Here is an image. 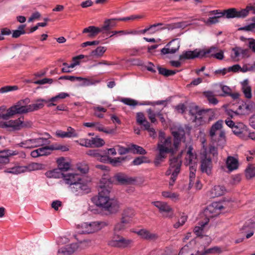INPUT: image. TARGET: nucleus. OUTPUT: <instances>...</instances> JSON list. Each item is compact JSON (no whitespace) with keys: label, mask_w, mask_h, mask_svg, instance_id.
<instances>
[{"label":"nucleus","mask_w":255,"mask_h":255,"mask_svg":"<svg viewBox=\"0 0 255 255\" xmlns=\"http://www.w3.org/2000/svg\"><path fill=\"white\" fill-rule=\"evenodd\" d=\"M105 176L99 183L98 195L93 197L92 201L97 206L103 208L110 213H115L118 211L119 205L116 200L110 198L112 183L110 178Z\"/></svg>","instance_id":"nucleus-1"},{"label":"nucleus","mask_w":255,"mask_h":255,"mask_svg":"<svg viewBox=\"0 0 255 255\" xmlns=\"http://www.w3.org/2000/svg\"><path fill=\"white\" fill-rule=\"evenodd\" d=\"M172 134L174 136L173 139L169 136L166 138L163 132H159V141L157 145L158 154L156 157V161L155 162L156 165L166 157L167 153L173 154L177 151L181 141V136L177 131L173 132Z\"/></svg>","instance_id":"nucleus-2"},{"label":"nucleus","mask_w":255,"mask_h":255,"mask_svg":"<svg viewBox=\"0 0 255 255\" xmlns=\"http://www.w3.org/2000/svg\"><path fill=\"white\" fill-rule=\"evenodd\" d=\"M30 100L25 99L18 102L16 104L6 110L5 106L0 107V119L7 120L16 114L26 113L30 110V105L28 106Z\"/></svg>","instance_id":"nucleus-3"},{"label":"nucleus","mask_w":255,"mask_h":255,"mask_svg":"<svg viewBox=\"0 0 255 255\" xmlns=\"http://www.w3.org/2000/svg\"><path fill=\"white\" fill-rule=\"evenodd\" d=\"M229 208L232 206L230 200H224L222 203L214 202L208 206L204 210L203 214L206 218V221L209 222V219L219 214L220 211L227 207Z\"/></svg>","instance_id":"nucleus-4"},{"label":"nucleus","mask_w":255,"mask_h":255,"mask_svg":"<svg viewBox=\"0 0 255 255\" xmlns=\"http://www.w3.org/2000/svg\"><path fill=\"white\" fill-rule=\"evenodd\" d=\"M182 161L180 156L174 157L170 159L169 167L166 172V175L171 174L169 186H172L180 170Z\"/></svg>","instance_id":"nucleus-5"},{"label":"nucleus","mask_w":255,"mask_h":255,"mask_svg":"<svg viewBox=\"0 0 255 255\" xmlns=\"http://www.w3.org/2000/svg\"><path fill=\"white\" fill-rule=\"evenodd\" d=\"M190 113L194 116V121L200 125L209 123L212 120L213 112L210 110H198V107H195Z\"/></svg>","instance_id":"nucleus-6"},{"label":"nucleus","mask_w":255,"mask_h":255,"mask_svg":"<svg viewBox=\"0 0 255 255\" xmlns=\"http://www.w3.org/2000/svg\"><path fill=\"white\" fill-rule=\"evenodd\" d=\"M108 225L106 221H96L90 223H83L78 225V228L81 229L80 231L83 234H91L96 232Z\"/></svg>","instance_id":"nucleus-7"},{"label":"nucleus","mask_w":255,"mask_h":255,"mask_svg":"<svg viewBox=\"0 0 255 255\" xmlns=\"http://www.w3.org/2000/svg\"><path fill=\"white\" fill-rule=\"evenodd\" d=\"M225 123L232 129L235 134L244 140H247L248 131L247 127L244 124L242 123L235 124L231 120H226Z\"/></svg>","instance_id":"nucleus-8"},{"label":"nucleus","mask_w":255,"mask_h":255,"mask_svg":"<svg viewBox=\"0 0 255 255\" xmlns=\"http://www.w3.org/2000/svg\"><path fill=\"white\" fill-rule=\"evenodd\" d=\"M26 126V124L23 121V119L22 118L4 122L0 121V128H6L11 131L20 130Z\"/></svg>","instance_id":"nucleus-9"},{"label":"nucleus","mask_w":255,"mask_h":255,"mask_svg":"<svg viewBox=\"0 0 255 255\" xmlns=\"http://www.w3.org/2000/svg\"><path fill=\"white\" fill-rule=\"evenodd\" d=\"M223 124V121L219 120L211 127L209 135L212 141H217L218 135H219L221 140H223L224 141H225V132L222 130Z\"/></svg>","instance_id":"nucleus-10"},{"label":"nucleus","mask_w":255,"mask_h":255,"mask_svg":"<svg viewBox=\"0 0 255 255\" xmlns=\"http://www.w3.org/2000/svg\"><path fill=\"white\" fill-rule=\"evenodd\" d=\"M254 10L253 7L250 6H247V7L240 11L237 10L235 8H231L225 10L222 13L221 16L222 17L226 15L228 18H231L234 17H245L248 15L250 12V10Z\"/></svg>","instance_id":"nucleus-11"},{"label":"nucleus","mask_w":255,"mask_h":255,"mask_svg":"<svg viewBox=\"0 0 255 255\" xmlns=\"http://www.w3.org/2000/svg\"><path fill=\"white\" fill-rule=\"evenodd\" d=\"M200 170L202 173L210 176L212 174L213 163L211 157L208 154H201Z\"/></svg>","instance_id":"nucleus-12"},{"label":"nucleus","mask_w":255,"mask_h":255,"mask_svg":"<svg viewBox=\"0 0 255 255\" xmlns=\"http://www.w3.org/2000/svg\"><path fill=\"white\" fill-rule=\"evenodd\" d=\"M51 135L47 133H39L33 132V147H37L49 144V139Z\"/></svg>","instance_id":"nucleus-13"},{"label":"nucleus","mask_w":255,"mask_h":255,"mask_svg":"<svg viewBox=\"0 0 255 255\" xmlns=\"http://www.w3.org/2000/svg\"><path fill=\"white\" fill-rule=\"evenodd\" d=\"M61 149L63 151H66L67 148L65 146H59L54 147L53 146H45L33 150V157H37L41 156L47 155L50 154L49 150Z\"/></svg>","instance_id":"nucleus-14"},{"label":"nucleus","mask_w":255,"mask_h":255,"mask_svg":"<svg viewBox=\"0 0 255 255\" xmlns=\"http://www.w3.org/2000/svg\"><path fill=\"white\" fill-rule=\"evenodd\" d=\"M152 204L157 207L160 212H164L166 214L165 217L171 218L173 216L172 209L167 203L161 201L153 202Z\"/></svg>","instance_id":"nucleus-15"},{"label":"nucleus","mask_w":255,"mask_h":255,"mask_svg":"<svg viewBox=\"0 0 255 255\" xmlns=\"http://www.w3.org/2000/svg\"><path fill=\"white\" fill-rule=\"evenodd\" d=\"M166 46L167 48H163L161 49V52L163 54L168 53L173 54L177 51L180 47V42L178 39H175L170 41Z\"/></svg>","instance_id":"nucleus-16"},{"label":"nucleus","mask_w":255,"mask_h":255,"mask_svg":"<svg viewBox=\"0 0 255 255\" xmlns=\"http://www.w3.org/2000/svg\"><path fill=\"white\" fill-rule=\"evenodd\" d=\"M204 52L201 50L195 49L193 51H184L182 54L179 56V60L191 59L196 57H202L204 56Z\"/></svg>","instance_id":"nucleus-17"},{"label":"nucleus","mask_w":255,"mask_h":255,"mask_svg":"<svg viewBox=\"0 0 255 255\" xmlns=\"http://www.w3.org/2000/svg\"><path fill=\"white\" fill-rule=\"evenodd\" d=\"M131 241L126 240L122 237L115 238L109 243V245L112 247L118 248H125L130 244Z\"/></svg>","instance_id":"nucleus-18"},{"label":"nucleus","mask_w":255,"mask_h":255,"mask_svg":"<svg viewBox=\"0 0 255 255\" xmlns=\"http://www.w3.org/2000/svg\"><path fill=\"white\" fill-rule=\"evenodd\" d=\"M226 191L225 187L221 185H216L207 192V196L210 198L220 196Z\"/></svg>","instance_id":"nucleus-19"},{"label":"nucleus","mask_w":255,"mask_h":255,"mask_svg":"<svg viewBox=\"0 0 255 255\" xmlns=\"http://www.w3.org/2000/svg\"><path fill=\"white\" fill-rule=\"evenodd\" d=\"M71 189L73 192H78V193H82L83 192H87L88 190L87 184L84 182L82 178L81 181H77L71 185Z\"/></svg>","instance_id":"nucleus-20"},{"label":"nucleus","mask_w":255,"mask_h":255,"mask_svg":"<svg viewBox=\"0 0 255 255\" xmlns=\"http://www.w3.org/2000/svg\"><path fill=\"white\" fill-rule=\"evenodd\" d=\"M136 233L141 238L147 240L154 241L157 240L158 238L157 234L151 233L145 229L140 230Z\"/></svg>","instance_id":"nucleus-21"},{"label":"nucleus","mask_w":255,"mask_h":255,"mask_svg":"<svg viewBox=\"0 0 255 255\" xmlns=\"http://www.w3.org/2000/svg\"><path fill=\"white\" fill-rule=\"evenodd\" d=\"M63 179L66 184L71 185L77 181H81V176L73 173H64Z\"/></svg>","instance_id":"nucleus-22"},{"label":"nucleus","mask_w":255,"mask_h":255,"mask_svg":"<svg viewBox=\"0 0 255 255\" xmlns=\"http://www.w3.org/2000/svg\"><path fill=\"white\" fill-rule=\"evenodd\" d=\"M56 135L62 138L73 137L78 136V133L76 130L71 127H68L67 131H63L61 130H57L56 132Z\"/></svg>","instance_id":"nucleus-23"},{"label":"nucleus","mask_w":255,"mask_h":255,"mask_svg":"<svg viewBox=\"0 0 255 255\" xmlns=\"http://www.w3.org/2000/svg\"><path fill=\"white\" fill-rule=\"evenodd\" d=\"M77 249L78 245L77 244H71L60 248L58 253L63 255H70L74 253Z\"/></svg>","instance_id":"nucleus-24"},{"label":"nucleus","mask_w":255,"mask_h":255,"mask_svg":"<svg viewBox=\"0 0 255 255\" xmlns=\"http://www.w3.org/2000/svg\"><path fill=\"white\" fill-rule=\"evenodd\" d=\"M242 90L245 96L247 99H250L252 97V88L249 84V81L248 79L244 80L241 82Z\"/></svg>","instance_id":"nucleus-25"},{"label":"nucleus","mask_w":255,"mask_h":255,"mask_svg":"<svg viewBox=\"0 0 255 255\" xmlns=\"http://www.w3.org/2000/svg\"><path fill=\"white\" fill-rule=\"evenodd\" d=\"M117 19L118 18H111L106 19L101 27L103 33L108 31L115 27L117 25V21H119Z\"/></svg>","instance_id":"nucleus-26"},{"label":"nucleus","mask_w":255,"mask_h":255,"mask_svg":"<svg viewBox=\"0 0 255 255\" xmlns=\"http://www.w3.org/2000/svg\"><path fill=\"white\" fill-rule=\"evenodd\" d=\"M103 32L102 29L100 27L94 26H90L83 29V33H89L88 37L94 38L99 33Z\"/></svg>","instance_id":"nucleus-27"},{"label":"nucleus","mask_w":255,"mask_h":255,"mask_svg":"<svg viewBox=\"0 0 255 255\" xmlns=\"http://www.w3.org/2000/svg\"><path fill=\"white\" fill-rule=\"evenodd\" d=\"M226 164L229 171H232L238 168V161L235 157L229 156L227 157Z\"/></svg>","instance_id":"nucleus-28"},{"label":"nucleus","mask_w":255,"mask_h":255,"mask_svg":"<svg viewBox=\"0 0 255 255\" xmlns=\"http://www.w3.org/2000/svg\"><path fill=\"white\" fill-rule=\"evenodd\" d=\"M29 170L27 166H15L4 171L5 173L18 174Z\"/></svg>","instance_id":"nucleus-29"},{"label":"nucleus","mask_w":255,"mask_h":255,"mask_svg":"<svg viewBox=\"0 0 255 255\" xmlns=\"http://www.w3.org/2000/svg\"><path fill=\"white\" fill-rule=\"evenodd\" d=\"M106 50V47L104 46H99L90 52V56L93 58H100L103 56Z\"/></svg>","instance_id":"nucleus-30"},{"label":"nucleus","mask_w":255,"mask_h":255,"mask_svg":"<svg viewBox=\"0 0 255 255\" xmlns=\"http://www.w3.org/2000/svg\"><path fill=\"white\" fill-rule=\"evenodd\" d=\"M134 216V211L131 208H127L123 211L122 219L123 220V222L129 223Z\"/></svg>","instance_id":"nucleus-31"},{"label":"nucleus","mask_w":255,"mask_h":255,"mask_svg":"<svg viewBox=\"0 0 255 255\" xmlns=\"http://www.w3.org/2000/svg\"><path fill=\"white\" fill-rule=\"evenodd\" d=\"M115 177L116 180L122 184H131L135 181L134 179L129 178L123 174H118Z\"/></svg>","instance_id":"nucleus-32"},{"label":"nucleus","mask_w":255,"mask_h":255,"mask_svg":"<svg viewBox=\"0 0 255 255\" xmlns=\"http://www.w3.org/2000/svg\"><path fill=\"white\" fill-rule=\"evenodd\" d=\"M58 164V169H60L62 172L66 171L70 168V165L66 162L64 158H60L57 160Z\"/></svg>","instance_id":"nucleus-33"},{"label":"nucleus","mask_w":255,"mask_h":255,"mask_svg":"<svg viewBox=\"0 0 255 255\" xmlns=\"http://www.w3.org/2000/svg\"><path fill=\"white\" fill-rule=\"evenodd\" d=\"M201 154H208L210 157H211L212 160H217L218 159V152L217 148L213 146H211L209 147V149L208 152L206 151H204Z\"/></svg>","instance_id":"nucleus-34"},{"label":"nucleus","mask_w":255,"mask_h":255,"mask_svg":"<svg viewBox=\"0 0 255 255\" xmlns=\"http://www.w3.org/2000/svg\"><path fill=\"white\" fill-rule=\"evenodd\" d=\"M64 175V173L60 171V169L58 168L46 173L47 177L49 178H59L61 177L63 178Z\"/></svg>","instance_id":"nucleus-35"},{"label":"nucleus","mask_w":255,"mask_h":255,"mask_svg":"<svg viewBox=\"0 0 255 255\" xmlns=\"http://www.w3.org/2000/svg\"><path fill=\"white\" fill-rule=\"evenodd\" d=\"M245 175L248 179L255 177V165L250 164L248 165L245 170Z\"/></svg>","instance_id":"nucleus-36"},{"label":"nucleus","mask_w":255,"mask_h":255,"mask_svg":"<svg viewBox=\"0 0 255 255\" xmlns=\"http://www.w3.org/2000/svg\"><path fill=\"white\" fill-rule=\"evenodd\" d=\"M203 95L207 98L209 102L213 105H216L218 103V101L215 97V95L213 92L205 91L203 93Z\"/></svg>","instance_id":"nucleus-37"},{"label":"nucleus","mask_w":255,"mask_h":255,"mask_svg":"<svg viewBox=\"0 0 255 255\" xmlns=\"http://www.w3.org/2000/svg\"><path fill=\"white\" fill-rule=\"evenodd\" d=\"M9 162V158L6 150L0 151V164H6Z\"/></svg>","instance_id":"nucleus-38"},{"label":"nucleus","mask_w":255,"mask_h":255,"mask_svg":"<svg viewBox=\"0 0 255 255\" xmlns=\"http://www.w3.org/2000/svg\"><path fill=\"white\" fill-rule=\"evenodd\" d=\"M25 27V24H21L20 25L18 29L15 30H13L12 32V37L13 38H17L19 37L21 35L25 33L24 28Z\"/></svg>","instance_id":"nucleus-39"},{"label":"nucleus","mask_w":255,"mask_h":255,"mask_svg":"<svg viewBox=\"0 0 255 255\" xmlns=\"http://www.w3.org/2000/svg\"><path fill=\"white\" fill-rule=\"evenodd\" d=\"M91 144L92 147H101L104 145L105 141L104 140L98 137H93L91 139Z\"/></svg>","instance_id":"nucleus-40"},{"label":"nucleus","mask_w":255,"mask_h":255,"mask_svg":"<svg viewBox=\"0 0 255 255\" xmlns=\"http://www.w3.org/2000/svg\"><path fill=\"white\" fill-rule=\"evenodd\" d=\"M162 195L165 198H169L173 201H176L178 199L179 194L177 193L171 192L170 191H163Z\"/></svg>","instance_id":"nucleus-41"},{"label":"nucleus","mask_w":255,"mask_h":255,"mask_svg":"<svg viewBox=\"0 0 255 255\" xmlns=\"http://www.w3.org/2000/svg\"><path fill=\"white\" fill-rule=\"evenodd\" d=\"M158 70L159 74H160L164 76H166V77L173 75L177 71L176 70H168L165 68H161L160 67H158Z\"/></svg>","instance_id":"nucleus-42"},{"label":"nucleus","mask_w":255,"mask_h":255,"mask_svg":"<svg viewBox=\"0 0 255 255\" xmlns=\"http://www.w3.org/2000/svg\"><path fill=\"white\" fill-rule=\"evenodd\" d=\"M222 17V16H221V15L210 17L207 20H204L203 21L205 24L210 25L219 22V18Z\"/></svg>","instance_id":"nucleus-43"},{"label":"nucleus","mask_w":255,"mask_h":255,"mask_svg":"<svg viewBox=\"0 0 255 255\" xmlns=\"http://www.w3.org/2000/svg\"><path fill=\"white\" fill-rule=\"evenodd\" d=\"M193 163H197L196 155H186L185 162V165H189L193 164Z\"/></svg>","instance_id":"nucleus-44"},{"label":"nucleus","mask_w":255,"mask_h":255,"mask_svg":"<svg viewBox=\"0 0 255 255\" xmlns=\"http://www.w3.org/2000/svg\"><path fill=\"white\" fill-rule=\"evenodd\" d=\"M6 151L9 157L11 156L18 155L20 157L25 158L26 156L25 153L22 151L18 152L16 150H12L9 149H6Z\"/></svg>","instance_id":"nucleus-45"},{"label":"nucleus","mask_w":255,"mask_h":255,"mask_svg":"<svg viewBox=\"0 0 255 255\" xmlns=\"http://www.w3.org/2000/svg\"><path fill=\"white\" fill-rule=\"evenodd\" d=\"M147 116L151 123H155L156 122V117L157 116V113H155L151 109H149L146 111Z\"/></svg>","instance_id":"nucleus-46"},{"label":"nucleus","mask_w":255,"mask_h":255,"mask_svg":"<svg viewBox=\"0 0 255 255\" xmlns=\"http://www.w3.org/2000/svg\"><path fill=\"white\" fill-rule=\"evenodd\" d=\"M43 102H47V101L41 99L37 100L35 103L33 104V111L38 110L42 108L44 106Z\"/></svg>","instance_id":"nucleus-47"},{"label":"nucleus","mask_w":255,"mask_h":255,"mask_svg":"<svg viewBox=\"0 0 255 255\" xmlns=\"http://www.w3.org/2000/svg\"><path fill=\"white\" fill-rule=\"evenodd\" d=\"M121 102L126 105L133 107H135L138 104L136 101L129 98H123L121 100Z\"/></svg>","instance_id":"nucleus-48"},{"label":"nucleus","mask_w":255,"mask_h":255,"mask_svg":"<svg viewBox=\"0 0 255 255\" xmlns=\"http://www.w3.org/2000/svg\"><path fill=\"white\" fill-rule=\"evenodd\" d=\"M94 128L100 131H103L107 133H112L114 132L113 129H111L110 130H107L105 129L104 127L98 123H95Z\"/></svg>","instance_id":"nucleus-49"},{"label":"nucleus","mask_w":255,"mask_h":255,"mask_svg":"<svg viewBox=\"0 0 255 255\" xmlns=\"http://www.w3.org/2000/svg\"><path fill=\"white\" fill-rule=\"evenodd\" d=\"M17 89L18 87L16 86H6L1 88L0 89V92L4 93L9 91H15Z\"/></svg>","instance_id":"nucleus-50"},{"label":"nucleus","mask_w":255,"mask_h":255,"mask_svg":"<svg viewBox=\"0 0 255 255\" xmlns=\"http://www.w3.org/2000/svg\"><path fill=\"white\" fill-rule=\"evenodd\" d=\"M128 224V222H123L122 219L121 222L117 223L115 227V230L116 231H121L125 229L126 225Z\"/></svg>","instance_id":"nucleus-51"},{"label":"nucleus","mask_w":255,"mask_h":255,"mask_svg":"<svg viewBox=\"0 0 255 255\" xmlns=\"http://www.w3.org/2000/svg\"><path fill=\"white\" fill-rule=\"evenodd\" d=\"M17 145L24 148H30L32 147V140L31 139L25 140L17 144Z\"/></svg>","instance_id":"nucleus-52"},{"label":"nucleus","mask_w":255,"mask_h":255,"mask_svg":"<svg viewBox=\"0 0 255 255\" xmlns=\"http://www.w3.org/2000/svg\"><path fill=\"white\" fill-rule=\"evenodd\" d=\"M240 47L238 46L235 47L232 49V51L234 52V54L231 55V57L235 61L238 60V58L240 55Z\"/></svg>","instance_id":"nucleus-53"},{"label":"nucleus","mask_w":255,"mask_h":255,"mask_svg":"<svg viewBox=\"0 0 255 255\" xmlns=\"http://www.w3.org/2000/svg\"><path fill=\"white\" fill-rule=\"evenodd\" d=\"M208 223V221H205L204 223L201 224V226H196L194 228V232L198 236L202 234L203 227Z\"/></svg>","instance_id":"nucleus-54"},{"label":"nucleus","mask_w":255,"mask_h":255,"mask_svg":"<svg viewBox=\"0 0 255 255\" xmlns=\"http://www.w3.org/2000/svg\"><path fill=\"white\" fill-rule=\"evenodd\" d=\"M219 49H218V48L217 47H214V46H212V47H210L209 49H208L206 50H205V49L201 50V51L202 52H203L204 53V56L207 54L211 53V54H212L213 53L218 52L219 51Z\"/></svg>","instance_id":"nucleus-55"},{"label":"nucleus","mask_w":255,"mask_h":255,"mask_svg":"<svg viewBox=\"0 0 255 255\" xmlns=\"http://www.w3.org/2000/svg\"><path fill=\"white\" fill-rule=\"evenodd\" d=\"M78 170L82 173H86L88 171L89 167L86 164H80L77 165Z\"/></svg>","instance_id":"nucleus-56"},{"label":"nucleus","mask_w":255,"mask_h":255,"mask_svg":"<svg viewBox=\"0 0 255 255\" xmlns=\"http://www.w3.org/2000/svg\"><path fill=\"white\" fill-rule=\"evenodd\" d=\"M211 56L218 60H222L224 58V51L222 50H219L218 52L211 54Z\"/></svg>","instance_id":"nucleus-57"},{"label":"nucleus","mask_w":255,"mask_h":255,"mask_svg":"<svg viewBox=\"0 0 255 255\" xmlns=\"http://www.w3.org/2000/svg\"><path fill=\"white\" fill-rule=\"evenodd\" d=\"M146 120L142 113H137L136 114V121L139 125L144 123Z\"/></svg>","instance_id":"nucleus-58"},{"label":"nucleus","mask_w":255,"mask_h":255,"mask_svg":"<svg viewBox=\"0 0 255 255\" xmlns=\"http://www.w3.org/2000/svg\"><path fill=\"white\" fill-rule=\"evenodd\" d=\"M99 150H89L87 152V154L93 156L94 157L96 158L97 159H99V157H100V153Z\"/></svg>","instance_id":"nucleus-59"},{"label":"nucleus","mask_w":255,"mask_h":255,"mask_svg":"<svg viewBox=\"0 0 255 255\" xmlns=\"http://www.w3.org/2000/svg\"><path fill=\"white\" fill-rule=\"evenodd\" d=\"M221 88L224 93V94H219L221 96H229L231 92V89L227 86H221Z\"/></svg>","instance_id":"nucleus-60"},{"label":"nucleus","mask_w":255,"mask_h":255,"mask_svg":"<svg viewBox=\"0 0 255 255\" xmlns=\"http://www.w3.org/2000/svg\"><path fill=\"white\" fill-rule=\"evenodd\" d=\"M132 147L136 151L137 153H139L140 154H145L146 153V151L141 146L136 145H132Z\"/></svg>","instance_id":"nucleus-61"},{"label":"nucleus","mask_w":255,"mask_h":255,"mask_svg":"<svg viewBox=\"0 0 255 255\" xmlns=\"http://www.w3.org/2000/svg\"><path fill=\"white\" fill-rule=\"evenodd\" d=\"M81 79H82V77H75V76H61L59 78L60 80H62V79L69 80L71 81H74L75 80H77Z\"/></svg>","instance_id":"nucleus-62"},{"label":"nucleus","mask_w":255,"mask_h":255,"mask_svg":"<svg viewBox=\"0 0 255 255\" xmlns=\"http://www.w3.org/2000/svg\"><path fill=\"white\" fill-rule=\"evenodd\" d=\"M80 144L87 147H92L91 139H84L81 140Z\"/></svg>","instance_id":"nucleus-63"},{"label":"nucleus","mask_w":255,"mask_h":255,"mask_svg":"<svg viewBox=\"0 0 255 255\" xmlns=\"http://www.w3.org/2000/svg\"><path fill=\"white\" fill-rule=\"evenodd\" d=\"M124 160V158H121V157L115 158L113 159L110 158L109 161L114 166H117L118 163L121 162V161Z\"/></svg>","instance_id":"nucleus-64"}]
</instances>
